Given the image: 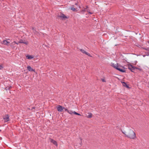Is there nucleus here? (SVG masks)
Segmentation results:
<instances>
[{"instance_id":"nucleus-29","label":"nucleus","mask_w":149,"mask_h":149,"mask_svg":"<svg viewBox=\"0 0 149 149\" xmlns=\"http://www.w3.org/2000/svg\"><path fill=\"white\" fill-rule=\"evenodd\" d=\"M19 43H18H18H17V42H15V44H17V45H18Z\"/></svg>"},{"instance_id":"nucleus-2","label":"nucleus","mask_w":149,"mask_h":149,"mask_svg":"<svg viewBox=\"0 0 149 149\" xmlns=\"http://www.w3.org/2000/svg\"><path fill=\"white\" fill-rule=\"evenodd\" d=\"M111 65L112 67H113L117 70L119 71H120L122 72H125V70H123L121 68V67L120 66H119L118 64L117 63L116 64H115L114 63H111ZM123 68V67H122Z\"/></svg>"},{"instance_id":"nucleus-20","label":"nucleus","mask_w":149,"mask_h":149,"mask_svg":"<svg viewBox=\"0 0 149 149\" xmlns=\"http://www.w3.org/2000/svg\"><path fill=\"white\" fill-rule=\"evenodd\" d=\"M80 141H81V143L79 144V145L78 146H81V139H80Z\"/></svg>"},{"instance_id":"nucleus-14","label":"nucleus","mask_w":149,"mask_h":149,"mask_svg":"<svg viewBox=\"0 0 149 149\" xmlns=\"http://www.w3.org/2000/svg\"><path fill=\"white\" fill-rule=\"evenodd\" d=\"M121 82H122V84L124 86H125L127 88H129L127 84L124 81H122Z\"/></svg>"},{"instance_id":"nucleus-1","label":"nucleus","mask_w":149,"mask_h":149,"mask_svg":"<svg viewBox=\"0 0 149 149\" xmlns=\"http://www.w3.org/2000/svg\"><path fill=\"white\" fill-rule=\"evenodd\" d=\"M127 137L131 139H134L136 137L135 133L131 129L129 128L127 132H123Z\"/></svg>"},{"instance_id":"nucleus-22","label":"nucleus","mask_w":149,"mask_h":149,"mask_svg":"<svg viewBox=\"0 0 149 149\" xmlns=\"http://www.w3.org/2000/svg\"><path fill=\"white\" fill-rule=\"evenodd\" d=\"M3 68V66L2 65H0V70L2 69Z\"/></svg>"},{"instance_id":"nucleus-10","label":"nucleus","mask_w":149,"mask_h":149,"mask_svg":"<svg viewBox=\"0 0 149 149\" xmlns=\"http://www.w3.org/2000/svg\"><path fill=\"white\" fill-rule=\"evenodd\" d=\"M18 43H24L26 45H27L28 43L24 41L23 40H20L19 42Z\"/></svg>"},{"instance_id":"nucleus-4","label":"nucleus","mask_w":149,"mask_h":149,"mask_svg":"<svg viewBox=\"0 0 149 149\" xmlns=\"http://www.w3.org/2000/svg\"><path fill=\"white\" fill-rule=\"evenodd\" d=\"M128 68L132 72H133V70H134L135 69H139L138 68H136L131 65H128Z\"/></svg>"},{"instance_id":"nucleus-19","label":"nucleus","mask_w":149,"mask_h":149,"mask_svg":"<svg viewBox=\"0 0 149 149\" xmlns=\"http://www.w3.org/2000/svg\"><path fill=\"white\" fill-rule=\"evenodd\" d=\"M86 54L90 56H90V54H89V53H88L87 52H86V53L85 54Z\"/></svg>"},{"instance_id":"nucleus-15","label":"nucleus","mask_w":149,"mask_h":149,"mask_svg":"<svg viewBox=\"0 0 149 149\" xmlns=\"http://www.w3.org/2000/svg\"><path fill=\"white\" fill-rule=\"evenodd\" d=\"M86 116L88 118H91L92 117V114L91 113H88L86 115Z\"/></svg>"},{"instance_id":"nucleus-5","label":"nucleus","mask_w":149,"mask_h":149,"mask_svg":"<svg viewBox=\"0 0 149 149\" xmlns=\"http://www.w3.org/2000/svg\"><path fill=\"white\" fill-rule=\"evenodd\" d=\"M57 109L58 111L61 112L63 109H65V108L62 106L59 105L57 108Z\"/></svg>"},{"instance_id":"nucleus-34","label":"nucleus","mask_w":149,"mask_h":149,"mask_svg":"<svg viewBox=\"0 0 149 149\" xmlns=\"http://www.w3.org/2000/svg\"><path fill=\"white\" fill-rule=\"evenodd\" d=\"M148 43H149V41L148 42Z\"/></svg>"},{"instance_id":"nucleus-28","label":"nucleus","mask_w":149,"mask_h":149,"mask_svg":"<svg viewBox=\"0 0 149 149\" xmlns=\"http://www.w3.org/2000/svg\"><path fill=\"white\" fill-rule=\"evenodd\" d=\"M35 109V107H33V108H32V109H32V110L33 111V109Z\"/></svg>"},{"instance_id":"nucleus-26","label":"nucleus","mask_w":149,"mask_h":149,"mask_svg":"<svg viewBox=\"0 0 149 149\" xmlns=\"http://www.w3.org/2000/svg\"><path fill=\"white\" fill-rule=\"evenodd\" d=\"M64 109L65 110V111H67V112H68V111L69 110H68L67 109H65H65Z\"/></svg>"},{"instance_id":"nucleus-21","label":"nucleus","mask_w":149,"mask_h":149,"mask_svg":"<svg viewBox=\"0 0 149 149\" xmlns=\"http://www.w3.org/2000/svg\"><path fill=\"white\" fill-rule=\"evenodd\" d=\"M32 30H33V32L35 33L36 31V30L34 28H32Z\"/></svg>"},{"instance_id":"nucleus-9","label":"nucleus","mask_w":149,"mask_h":149,"mask_svg":"<svg viewBox=\"0 0 149 149\" xmlns=\"http://www.w3.org/2000/svg\"><path fill=\"white\" fill-rule=\"evenodd\" d=\"M50 142L51 143H52L54 145H56V146H57V142L55 140H53V139H50Z\"/></svg>"},{"instance_id":"nucleus-3","label":"nucleus","mask_w":149,"mask_h":149,"mask_svg":"<svg viewBox=\"0 0 149 149\" xmlns=\"http://www.w3.org/2000/svg\"><path fill=\"white\" fill-rule=\"evenodd\" d=\"M88 7L87 6H86V8H85L84 7H83L82 8V9L81 10V12L82 13H84V12L85 11H87L89 13L92 14V13L91 12H90L89 11V10L88 9Z\"/></svg>"},{"instance_id":"nucleus-27","label":"nucleus","mask_w":149,"mask_h":149,"mask_svg":"<svg viewBox=\"0 0 149 149\" xmlns=\"http://www.w3.org/2000/svg\"><path fill=\"white\" fill-rule=\"evenodd\" d=\"M76 115H79V116H80L81 115L79 113H77V114Z\"/></svg>"},{"instance_id":"nucleus-13","label":"nucleus","mask_w":149,"mask_h":149,"mask_svg":"<svg viewBox=\"0 0 149 149\" xmlns=\"http://www.w3.org/2000/svg\"><path fill=\"white\" fill-rule=\"evenodd\" d=\"M26 58L29 59H31L33 58V56L31 55H27L26 56Z\"/></svg>"},{"instance_id":"nucleus-32","label":"nucleus","mask_w":149,"mask_h":149,"mask_svg":"<svg viewBox=\"0 0 149 149\" xmlns=\"http://www.w3.org/2000/svg\"><path fill=\"white\" fill-rule=\"evenodd\" d=\"M75 4L77 5V3H76Z\"/></svg>"},{"instance_id":"nucleus-12","label":"nucleus","mask_w":149,"mask_h":149,"mask_svg":"<svg viewBox=\"0 0 149 149\" xmlns=\"http://www.w3.org/2000/svg\"><path fill=\"white\" fill-rule=\"evenodd\" d=\"M60 17L62 19H65V18H67V17L65 16V15L63 14H61Z\"/></svg>"},{"instance_id":"nucleus-18","label":"nucleus","mask_w":149,"mask_h":149,"mask_svg":"<svg viewBox=\"0 0 149 149\" xmlns=\"http://www.w3.org/2000/svg\"><path fill=\"white\" fill-rule=\"evenodd\" d=\"M68 112L71 114H72L73 113V112L70 110L68 111Z\"/></svg>"},{"instance_id":"nucleus-6","label":"nucleus","mask_w":149,"mask_h":149,"mask_svg":"<svg viewBox=\"0 0 149 149\" xmlns=\"http://www.w3.org/2000/svg\"><path fill=\"white\" fill-rule=\"evenodd\" d=\"M8 40H10V39H7V40H4L3 41L2 43L5 45H8V44L10 43V42L8 41Z\"/></svg>"},{"instance_id":"nucleus-25","label":"nucleus","mask_w":149,"mask_h":149,"mask_svg":"<svg viewBox=\"0 0 149 149\" xmlns=\"http://www.w3.org/2000/svg\"><path fill=\"white\" fill-rule=\"evenodd\" d=\"M77 113L75 111L73 112V113H74V114H75L76 115L77 114Z\"/></svg>"},{"instance_id":"nucleus-33","label":"nucleus","mask_w":149,"mask_h":149,"mask_svg":"<svg viewBox=\"0 0 149 149\" xmlns=\"http://www.w3.org/2000/svg\"><path fill=\"white\" fill-rule=\"evenodd\" d=\"M79 8H80V7L79 6Z\"/></svg>"},{"instance_id":"nucleus-24","label":"nucleus","mask_w":149,"mask_h":149,"mask_svg":"<svg viewBox=\"0 0 149 149\" xmlns=\"http://www.w3.org/2000/svg\"><path fill=\"white\" fill-rule=\"evenodd\" d=\"M102 81H103V82H105V80L104 79H102Z\"/></svg>"},{"instance_id":"nucleus-16","label":"nucleus","mask_w":149,"mask_h":149,"mask_svg":"<svg viewBox=\"0 0 149 149\" xmlns=\"http://www.w3.org/2000/svg\"><path fill=\"white\" fill-rule=\"evenodd\" d=\"M71 9L74 11H77L76 10V9L74 8L73 7H71Z\"/></svg>"},{"instance_id":"nucleus-30","label":"nucleus","mask_w":149,"mask_h":149,"mask_svg":"<svg viewBox=\"0 0 149 149\" xmlns=\"http://www.w3.org/2000/svg\"><path fill=\"white\" fill-rule=\"evenodd\" d=\"M146 56V55H143V56L144 57H145Z\"/></svg>"},{"instance_id":"nucleus-17","label":"nucleus","mask_w":149,"mask_h":149,"mask_svg":"<svg viewBox=\"0 0 149 149\" xmlns=\"http://www.w3.org/2000/svg\"><path fill=\"white\" fill-rule=\"evenodd\" d=\"M80 50L82 53L84 54H85L86 53V52L84 50L80 49Z\"/></svg>"},{"instance_id":"nucleus-11","label":"nucleus","mask_w":149,"mask_h":149,"mask_svg":"<svg viewBox=\"0 0 149 149\" xmlns=\"http://www.w3.org/2000/svg\"><path fill=\"white\" fill-rule=\"evenodd\" d=\"M15 41H14L13 42L11 43L10 45V46L14 48L15 47Z\"/></svg>"},{"instance_id":"nucleus-8","label":"nucleus","mask_w":149,"mask_h":149,"mask_svg":"<svg viewBox=\"0 0 149 149\" xmlns=\"http://www.w3.org/2000/svg\"><path fill=\"white\" fill-rule=\"evenodd\" d=\"M27 69L29 71L35 72V70L32 68L30 66H28L27 67Z\"/></svg>"},{"instance_id":"nucleus-7","label":"nucleus","mask_w":149,"mask_h":149,"mask_svg":"<svg viewBox=\"0 0 149 149\" xmlns=\"http://www.w3.org/2000/svg\"><path fill=\"white\" fill-rule=\"evenodd\" d=\"M5 122H7L9 120V116L8 115H6L3 118Z\"/></svg>"},{"instance_id":"nucleus-31","label":"nucleus","mask_w":149,"mask_h":149,"mask_svg":"<svg viewBox=\"0 0 149 149\" xmlns=\"http://www.w3.org/2000/svg\"><path fill=\"white\" fill-rule=\"evenodd\" d=\"M149 56V54L146 55V56Z\"/></svg>"},{"instance_id":"nucleus-23","label":"nucleus","mask_w":149,"mask_h":149,"mask_svg":"<svg viewBox=\"0 0 149 149\" xmlns=\"http://www.w3.org/2000/svg\"><path fill=\"white\" fill-rule=\"evenodd\" d=\"M146 49L147 50L149 51V48H147L146 49Z\"/></svg>"}]
</instances>
